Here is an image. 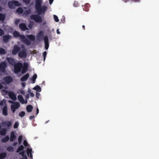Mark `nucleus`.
Listing matches in <instances>:
<instances>
[{
	"instance_id": "obj_1",
	"label": "nucleus",
	"mask_w": 159,
	"mask_h": 159,
	"mask_svg": "<svg viewBox=\"0 0 159 159\" xmlns=\"http://www.w3.org/2000/svg\"><path fill=\"white\" fill-rule=\"evenodd\" d=\"M28 68V64L27 62H25L23 65L22 63L18 62L14 65V72L15 73L17 74L21 70V73L24 74L26 72Z\"/></svg>"
},
{
	"instance_id": "obj_2",
	"label": "nucleus",
	"mask_w": 159,
	"mask_h": 159,
	"mask_svg": "<svg viewBox=\"0 0 159 159\" xmlns=\"http://www.w3.org/2000/svg\"><path fill=\"white\" fill-rule=\"evenodd\" d=\"M42 4V0H36L35 9L39 15H41L42 13H44L47 9V7L46 6L41 7Z\"/></svg>"
},
{
	"instance_id": "obj_3",
	"label": "nucleus",
	"mask_w": 159,
	"mask_h": 159,
	"mask_svg": "<svg viewBox=\"0 0 159 159\" xmlns=\"http://www.w3.org/2000/svg\"><path fill=\"white\" fill-rule=\"evenodd\" d=\"M13 35L15 37L17 38L20 37L22 40V42L25 44L30 45L31 44V42L30 41L28 40L25 37V35L20 34L19 33L16 31H15L13 32Z\"/></svg>"
},
{
	"instance_id": "obj_4",
	"label": "nucleus",
	"mask_w": 159,
	"mask_h": 159,
	"mask_svg": "<svg viewBox=\"0 0 159 159\" xmlns=\"http://www.w3.org/2000/svg\"><path fill=\"white\" fill-rule=\"evenodd\" d=\"M9 7L11 9H14L15 6L19 7L21 6V4L18 1L15 0L9 1L8 3Z\"/></svg>"
},
{
	"instance_id": "obj_5",
	"label": "nucleus",
	"mask_w": 159,
	"mask_h": 159,
	"mask_svg": "<svg viewBox=\"0 0 159 159\" xmlns=\"http://www.w3.org/2000/svg\"><path fill=\"white\" fill-rule=\"evenodd\" d=\"M30 18L36 22H41L42 21V18L39 14L32 15L30 16Z\"/></svg>"
},
{
	"instance_id": "obj_6",
	"label": "nucleus",
	"mask_w": 159,
	"mask_h": 159,
	"mask_svg": "<svg viewBox=\"0 0 159 159\" xmlns=\"http://www.w3.org/2000/svg\"><path fill=\"white\" fill-rule=\"evenodd\" d=\"M20 50V48L18 45H15L12 49V54L13 55H16L19 52Z\"/></svg>"
},
{
	"instance_id": "obj_7",
	"label": "nucleus",
	"mask_w": 159,
	"mask_h": 159,
	"mask_svg": "<svg viewBox=\"0 0 159 159\" xmlns=\"http://www.w3.org/2000/svg\"><path fill=\"white\" fill-rule=\"evenodd\" d=\"M44 32L43 31L41 30L38 33L37 36V40L38 41H41L43 39Z\"/></svg>"
},
{
	"instance_id": "obj_8",
	"label": "nucleus",
	"mask_w": 159,
	"mask_h": 159,
	"mask_svg": "<svg viewBox=\"0 0 159 159\" xmlns=\"http://www.w3.org/2000/svg\"><path fill=\"white\" fill-rule=\"evenodd\" d=\"M18 55L19 57L20 58H25L27 56L26 51L22 50L20 51L18 53Z\"/></svg>"
},
{
	"instance_id": "obj_9",
	"label": "nucleus",
	"mask_w": 159,
	"mask_h": 159,
	"mask_svg": "<svg viewBox=\"0 0 159 159\" xmlns=\"http://www.w3.org/2000/svg\"><path fill=\"white\" fill-rule=\"evenodd\" d=\"M6 67V64L5 62L0 63V71L2 72H4Z\"/></svg>"
},
{
	"instance_id": "obj_10",
	"label": "nucleus",
	"mask_w": 159,
	"mask_h": 159,
	"mask_svg": "<svg viewBox=\"0 0 159 159\" xmlns=\"http://www.w3.org/2000/svg\"><path fill=\"white\" fill-rule=\"evenodd\" d=\"M43 40L45 43V48L46 50H47L49 46L48 39V37L46 36L44 37Z\"/></svg>"
},
{
	"instance_id": "obj_11",
	"label": "nucleus",
	"mask_w": 159,
	"mask_h": 159,
	"mask_svg": "<svg viewBox=\"0 0 159 159\" xmlns=\"http://www.w3.org/2000/svg\"><path fill=\"white\" fill-rule=\"evenodd\" d=\"M3 80L7 84L10 83L13 80L12 78L10 76H6L4 77L3 78Z\"/></svg>"
},
{
	"instance_id": "obj_12",
	"label": "nucleus",
	"mask_w": 159,
	"mask_h": 159,
	"mask_svg": "<svg viewBox=\"0 0 159 159\" xmlns=\"http://www.w3.org/2000/svg\"><path fill=\"white\" fill-rule=\"evenodd\" d=\"M7 60L9 64L12 66H14V65L16 63L15 62V60L11 57L7 58Z\"/></svg>"
},
{
	"instance_id": "obj_13",
	"label": "nucleus",
	"mask_w": 159,
	"mask_h": 159,
	"mask_svg": "<svg viewBox=\"0 0 159 159\" xmlns=\"http://www.w3.org/2000/svg\"><path fill=\"white\" fill-rule=\"evenodd\" d=\"M19 27L21 30L23 31H25L28 30L26 25L24 23H21L19 25Z\"/></svg>"
},
{
	"instance_id": "obj_14",
	"label": "nucleus",
	"mask_w": 159,
	"mask_h": 159,
	"mask_svg": "<svg viewBox=\"0 0 159 159\" xmlns=\"http://www.w3.org/2000/svg\"><path fill=\"white\" fill-rule=\"evenodd\" d=\"M11 38V36L10 35H5L3 36V41L5 43H7L9 39Z\"/></svg>"
},
{
	"instance_id": "obj_15",
	"label": "nucleus",
	"mask_w": 159,
	"mask_h": 159,
	"mask_svg": "<svg viewBox=\"0 0 159 159\" xmlns=\"http://www.w3.org/2000/svg\"><path fill=\"white\" fill-rule=\"evenodd\" d=\"M2 125L3 126H7V127H9L11 125V123L10 121H5L2 122Z\"/></svg>"
},
{
	"instance_id": "obj_16",
	"label": "nucleus",
	"mask_w": 159,
	"mask_h": 159,
	"mask_svg": "<svg viewBox=\"0 0 159 159\" xmlns=\"http://www.w3.org/2000/svg\"><path fill=\"white\" fill-rule=\"evenodd\" d=\"M16 138V136L14 132L13 131L11 132L10 139V141L12 142L14 141L15 140Z\"/></svg>"
},
{
	"instance_id": "obj_17",
	"label": "nucleus",
	"mask_w": 159,
	"mask_h": 159,
	"mask_svg": "<svg viewBox=\"0 0 159 159\" xmlns=\"http://www.w3.org/2000/svg\"><path fill=\"white\" fill-rule=\"evenodd\" d=\"M29 75H30L29 73H26L20 78V81H26L29 78Z\"/></svg>"
},
{
	"instance_id": "obj_18",
	"label": "nucleus",
	"mask_w": 159,
	"mask_h": 159,
	"mask_svg": "<svg viewBox=\"0 0 159 159\" xmlns=\"http://www.w3.org/2000/svg\"><path fill=\"white\" fill-rule=\"evenodd\" d=\"M32 149H30L27 148V154L28 157L30 156V158L32 159L33 155L32 154Z\"/></svg>"
},
{
	"instance_id": "obj_19",
	"label": "nucleus",
	"mask_w": 159,
	"mask_h": 159,
	"mask_svg": "<svg viewBox=\"0 0 159 159\" xmlns=\"http://www.w3.org/2000/svg\"><path fill=\"white\" fill-rule=\"evenodd\" d=\"M2 113L3 115L5 116L7 115V109L6 106H5L3 107L2 109Z\"/></svg>"
},
{
	"instance_id": "obj_20",
	"label": "nucleus",
	"mask_w": 159,
	"mask_h": 159,
	"mask_svg": "<svg viewBox=\"0 0 159 159\" xmlns=\"http://www.w3.org/2000/svg\"><path fill=\"white\" fill-rule=\"evenodd\" d=\"M28 39L30 41H34L35 40V36L33 35H27Z\"/></svg>"
},
{
	"instance_id": "obj_21",
	"label": "nucleus",
	"mask_w": 159,
	"mask_h": 159,
	"mask_svg": "<svg viewBox=\"0 0 159 159\" xmlns=\"http://www.w3.org/2000/svg\"><path fill=\"white\" fill-rule=\"evenodd\" d=\"M18 98L19 101L22 104H24L25 103L23 97L21 95H19L18 96Z\"/></svg>"
},
{
	"instance_id": "obj_22",
	"label": "nucleus",
	"mask_w": 159,
	"mask_h": 159,
	"mask_svg": "<svg viewBox=\"0 0 159 159\" xmlns=\"http://www.w3.org/2000/svg\"><path fill=\"white\" fill-rule=\"evenodd\" d=\"M20 155L23 157V159H28L26 156L25 152L24 151H22L19 153Z\"/></svg>"
},
{
	"instance_id": "obj_23",
	"label": "nucleus",
	"mask_w": 159,
	"mask_h": 159,
	"mask_svg": "<svg viewBox=\"0 0 159 159\" xmlns=\"http://www.w3.org/2000/svg\"><path fill=\"white\" fill-rule=\"evenodd\" d=\"M33 108V106L31 105H29L27 106L26 110L28 112H30L32 111Z\"/></svg>"
},
{
	"instance_id": "obj_24",
	"label": "nucleus",
	"mask_w": 159,
	"mask_h": 159,
	"mask_svg": "<svg viewBox=\"0 0 159 159\" xmlns=\"http://www.w3.org/2000/svg\"><path fill=\"white\" fill-rule=\"evenodd\" d=\"M7 156V153L6 152H1L0 153V159H3Z\"/></svg>"
},
{
	"instance_id": "obj_25",
	"label": "nucleus",
	"mask_w": 159,
	"mask_h": 159,
	"mask_svg": "<svg viewBox=\"0 0 159 159\" xmlns=\"http://www.w3.org/2000/svg\"><path fill=\"white\" fill-rule=\"evenodd\" d=\"M7 129L5 128H3L1 129L0 131V134L2 135H4L6 133Z\"/></svg>"
},
{
	"instance_id": "obj_26",
	"label": "nucleus",
	"mask_w": 159,
	"mask_h": 159,
	"mask_svg": "<svg viewBox=\"0 0 159 159\" xmlns=\"http://www.w3.org/2000/svg\"><path fill=\"white\" fill-rule=\"evenodd\" d=\"M9 137L8 136H6L5 138L2 139V143H6L9 141Z\"/></svg>"
},
{
	"instance_id": "obj_27",
	"label": "nucleus",
	"mask_w": 159,
	"mask_h": 159,
	"mask_svg": "<svg viewBox=\"0 0 159 159\" xmlns=\"http://www.w3.org/2000/svg\"><path fill=\"white\" fill-rule=\"evenodd\" d=\"M24 148V147L22 145L20 146L16 150V152L19 153L20 152V151H23V150Z\"/></svg>"
},
{
	"instance_id": "obj_28",
	"label": "nucleus",
	"mask_w": 159,
	"mask_h": 159,
	"mask_svg": "<svg viewBox=\"0 0 159 159\" xmlns=\"http://www.w3.org/2000/svg\"><path fill=\"white\" fill-rule=\"evenodd\" d=\"M10 97H11V98L12 99L14 100H16V95L13 93H12L10 94Z\"/></svg>"
},
{
	"instance_id": "obj_29",
	"label": "nucleus",
	"mask_w": 159,
	"mask_h": 159,
	"mask_svg": "<svg viewBox=\"0 0 159 159\" xmlns=\"http://www.w3.org/2000/svg\"><path fill=\"white\" fill-rule=\"evenodd\" d=\"M16 12L19 14H20L22 13L23 12V9L21 7H19L16 10Z\"/></svg>"
},
{
	"instance_id": "obj_30",
	"label": "nucleus",
	"mask_w": 159,
	"mask_h": 159,
	"mask_svg": "<svg viewBox=\"0 0 159 159\" xmlns=\"http://www.w3.org/2000/svg\"><path fill=\"white\" fill-rule=\"evenodd\" d=\"M7 150L9 152H13L14 151V148L11 146H9L7 148Z\"/></svg>"
},
{
	"instance_id": "obj_31",
	"label": "nucleus",
	"mask_w": 159,
	"mask_h": 159,
	"mask_svg": "<svg viewBox=\"0 0 159 159\" xmlns=\"http://www.w3.org/2000/svg\"><path fill=\"white\" fill-rule=\"evenodd\" d=\"M12 106L16 109H17L20 107V104L19 102H16Z\"/></svg>"
},
{
	"instance_id": "obj_32",
	"label": "nucleus",
	"mask_w": 159,
	"mask_h": 159,
	"mask_svg": "<svg viewBox=\"0 0 159 159\" xmlns=\"http://www.w3.org/2000/svg\"><path fill=\"white\" fill-rule=\"evenodd\" d=\"M33 89L39 92H40L41 90V89L40 87L38 85L36 86L33 88Z\"/></svg>"
},
{
	"instance_id": "obj_33",
	"label": "nucleus",
	"mask_w": 159,
	"mask_h": 159,
	"mask_svg": "<svg viewBox=\"0 0 159 159\" xmlns=\"http://www.w3.org/2000/svg\"><path fill=\"white\" fill-rule=\"evenodd\" d=\"M5 18V16L4 14L0 13V21L4 20Z\"/></svg>"
},
{
	"instance_id": "obj_34",
	"label": "nucleus",
	"mask_w": 159,
	"mask_h": 159,
	"mask_svg": "<svg viewBox=\"0 0 159 159\" xmlns=\"http://www.w3.org/2000/svg\"><path fill=\"white\" fill-rule=\"evenodd\" d=\"M6 53L5 50L2 48H0V54H4Z\"/></svg>"
},
{
	"instance_id": "obj_35",
	"label": "nucleus",
	"mask_w": 159,
	"mask_h": 159,
	"mask_svg": "<svg viewBox=\"0 0 159 159\" xmlns=\"http://www.w3.org/2000/svg\"><path fill=\"white\" fill-rule=\"evenodd\" d=\"M37 78V75L36 74H35L33 76L32 78L31 79V80L33 81V83H35L36 79Z\"/></svg>"
},
{
	"instance_id": "obj_36",
	"label": "nucleus",
	"mask_w": 159,
	"mask_h": 159,
	"mask_svg": "<svg viewBox=\"0 0 159 159\" xmlns=\"http://www.w3.org/2000/svg\"><path fill=\"white\" fill-rule=\"evenodd\" d=\"M22 140V135H20L18 138V143L20 145L21 142Z\"/></svg>"
},
{
	"instance_id": "obj_37",
	"label": "nucleus",
	"mask_w": 159,
	"mask_h": 159,
	"mask_svg": "<svg viewBox=\"0 0 159 159\" xmlns=\"http://www.w3.org/2000/svg\"><path fill=\"white\" fill-rule=\"evenodd\" d=\"M19 115L21 117H24L25 115V112L23 111H22L19 113Z\"/></svg>"
},
{
	"instance_id": "obj_38",
	"label": "nucleus",
	"mask_w": 159,
	"mask_h": 159,
	"mask_svg": "<svg viewBox=\"0 0 159 159\" xmlns=\"http://www.w3.org/2000/svg\"><path fill=\"white\" fill-rule=\"evenodd\" d=\"M54 19V20L56 22H58L59 21V20L58 18V17L56 15H53Z\"/></svg>"
},
{
	"instance_id": "obj_39",
	"label": "nucleus",
	"mask_w": 159,
	"mask_h": 159,
	"mask_svg": "<svg viewBox=\"0 0 159 159\" xmlns=\"http://www.w3.org/2000/svg\"><path fill=\"white\" fill-rule=\"evenodd\" d=\"M23 144L25 147H28L29 146V145L27 141L25 140L24 141Z\"/></svg>"
},
{
	"instance_id": "obj_40",
	"label": "nucleus",
	"mask_w": 159,
	"mask_h": 159,
	"mask_svg": "<svg viewBox=\"0 0 159 159\" xmlns=\"http://www.w3.org/2000/svg\"><path fill=\"white\" fill-rule=\"evenodd\" d=\"M47 55V52L46 51H44L43 53V60L45 61L46 57Z\"/></svg>"
},
{
	"instance_id": "obj_41",
	"label": "nucleus",
	"mask_w": 159,
	"mask_h": 159,
	"mask_svg": "<svg viewBox=\"0 0 159 159\" xmlns=\"http://www.w3.org/2000/svg\"><path fill=\"white\" fill-rule=\"evenodd\" d=\"M31 11L30 10H26L24 12V14L25 15H28L30 13Z\"/></svg>"
},
{
	"instance_id": "obj_42",
	"label": "nucleus",
	"mask_w": 159,
	"mask_h": 159,
	"mask_svg": "<svg viewBox=\"0 0 159 159\" xmlns=\"http://www.w3.org/2000/svg\"><path fill=\"white\" fill-rule=\"evenodd\" d=\"M4 32L0 28V36H2L4 34Z\"/></svg>"
},
{
	"instance_id": "obj_43",
	"label": "nucleus",
	"mask_w": 159,
	"mask_h": 159,
	"mask_svg": "<svg viewBox=\"0 0 159 159\" xmlns=\"http://www.w3.org/2000/svg\"><path fill=\"white\" fill-rule=\"evenodd\" d=\"M23 1L27 5L29 4L30 2V0H23Z\"/></svg>"
},
{
	"instance_id": "obj_44",
	"label": "nucleus",
	"mask_w": 159,
	"mask_h": 159,
	"mask_svg": "<svg viewBox=\"0 0 159 159\" xmlns=\"http://www.w3.org/2000/svg\"><path fill=\"white\" fill-rule=\"evenodd\" d=\"M18 125H19V124H18V123H17V122H16L14 125V126H13L14 128V129L17 128L18 127Z\"/></svg>"
},
{
	"instance_id": "obj_45",
	"label": "nucleus",
	"mask_w": 159,
	"mask_h": 159,
	"mask_svg": "<svg viewBox=\"0 0 159 159\" xmlns=\"http://www.w3.org/2000/svg\"><path fill=\"white\" fill-rule=\"evenodd\" d=\"M21 47L22 49V50H25V51H26V50L25 48V46L24 45L21 44Z\"/></svg>"
},
{
	"instance_id": "obj_46",
	"label": "nucleus",
	"mask_w": 159,
	"mask_h": 159,
	"mask_svg": "<svg viewBox=\"0 0 159 159\" xmlns=\"http://www.w3.org/2000/svg\"><path fill=\"white\" fill-rule=\"evenodd\" d=\"M20 21L19 19H16L15 20V23L16 25H17Z\"/></svg>"
},
{
	"instance_id": "obj_47",
	"label": "nucleus",
	"mask_w": 159,
	"mask_h": 159,
	"mask_svg": "<svg viewBox=\"0 0 159 159\" xmlns=\"http://www.w3.org/2000/svg\"><path fill=\"white\" fill-rule=\"evenodd\" d=\"M7 0H0V2L2 4H5Z\"/></svg>"
},
{
	"instance_id": "obj_48",
	"label": "nucleus",
	"mask_w": 159,
	"mask_h": 159,
	"mask_svg": "<svg viewBox=\"0 0 159 159\" xmlns=\"http://www.w3.org/2000/svg\"><path fill=\"white\" fill-rule=\"evenodd\" d=\"M78 3L77 2H76V1L74 2L73 5L75 7H77L78 6Z\"/></svg>"
},
{
	"instance_id": "obj_49",
	"label": "nucleus",
	"mask_w": 159,
	"mask_h": 159,
	"mask_svg": "<svg viewBox=\"0 0 159 159\" xmlns=\"http://www.w3.org/2000/svg\"><path fill=\"white\" fill-rule=\"evenodd\" d=\"M16 109L14 108L12 106H11V111H12L13 113H14L15 112Z\"/></svg>"
},
{
	"instance_id": "obj_50",
	"label": "nucleus",
	"mask_w": 159,
	"mask_h": 159,
	"mask_svg": "<svg viewBox=\"0 0 159 159\" xmlns=\"http://www.w3.org/2000/svg\"><path fill=\"white\" fill-rule=\"evenodd\" d=\"M40 95V94L39 93L36 92V97L38 98L39 99V96Z\"/></svg>"
},
{
	"instance_id": "obj_51",
	"label": "nucleus",
	"mask_w": 159,
	"mask_h": 159,
	"mask_svg": "<svg viewBox=\"0 0 159 159\" xmlns=\"http://www.w3.org/2000/svg\"><path fill=\"white\" fill-rule=\"evenodd\" d=\"M20 92L21 94L23 95H25V92L23 90H21L20 91Z\"/></svg>"
},
{
	"instance_id": "obj_52",
	"label": "nucleus",
	"mask_w": 159,
	"mask_h": 159,
	"mask_svg": "<svg viewBox=\"0 0 159 159\" xmlns=\"http://www.w3.org/2000/svg\"><path fill=\"white\" fill-rule=\"evenodd\" d=\"M25 98L26 100L28 99L29 98V94H27L26 95H25Z\"/></svg>"
},
{
	"instance_id": "obj_53",
	"label": "nucleus",
	"mask_w": 159,
	"mask_h": 159,
	"mask_svg": "<svg viewBox=\"0 0 159 159\" xmlns=\"http://www.w3.org/2000/svg\"><path fill=\"white\" fill-rule=\"evenodd\" d=\"M32 24H30L28 25L30 29H32Z\"/></svg>"
},
{
	"instance_id": "obj_54",
	"label": "nucleus",
	"mask_w": 159,
	"mask_h": 159,
	"mask_svg": "<svg viewBox=\"0 0 159 159\" xmlns=\"http://www.w3.org/2000/svg\"><path fill=\"white\" fill-rule=\"evenodd\" d=\"M17 144V142H15V143H14L12 144V146H16Z\"/></svg>"
},
{
	"instance_id": "obj_55",
	"label": "nucleus",
	"mask_w": 159,
	"mask_h": 159,
	"mask_svg": "<svg viewBox=\"0 0 159 159\" xmlns=\"http://www.w3.org/2000/svg\"><path fill=\"white\" fill-rule=\"evenodd\" d=\"M34 116H30V120H32V119H34Z\"/></svg>"
},
{
	"instance_id": "obj_56",
	"label": "nucleus",
	"mask_w": 159,
	"mask_h": 159,
	"mask_svg": "<svg viewBox=\"0 0 159 159\" xmlns=\"http://www.w3.org/2000/svg\"><path fill=\"white\" fill-rule=\"evenodd\" d=\"M30 95L31 97H33L34 96V94L33 93L30 92Z\"/></svg>"
},
{
	"instance_id": "obj_57",
	"label": "nucleus",
	"mask_w": 159,
	"mask_h": 159,
	"mask_svg": "<svg viewBox=\"0 0 159 159\" xmlns=\"http://www.w3.org/2000/svg\"><path fill=\"white\" fill-rule=\"evenodd\" d=\"M57 33L58 34H60V32L59 31V29H58L57 30Z\"/></svg>"
},
{
	"instance_id": "obj_58",
	"label": "nucleus",
	"mask_w": 159,
	"mask_h": 159,
	"mask_svg": "<svg viewBox=\"0 0 159 159\" xmlns=\"http://www.w3.org/2000/svg\"><path fill=\"white\" fill-rule=\"evenodd\" d=\"M3 88V86L1 84H0V89Z\"/></svg>"
},
{
	"instance_id": "obj_59",
	"label": "nucleus",
	"mask_w": 159,
	"mask_h": 159,
	"mask_svg": "<svg viewBox=\"0 0 159 159\" xmlns=\"http://www.w3.org/2000/svg\"><path fill=\"white\" fill-rule=\"evenodd\" d=\"M53 1V0H49V3L50 4H51L52 3Z\"/></svg>"
},
{
	"instance_id": "obj_60",
	"label": "nucleus",
	"mask_w": 159,
	"mask_h": 159,
	"mask_svg": "<svg viewBox=\"0 0 159 159\" xmlns=\"http://www.w3.org/2000/svg\"><path fill=\"white\" fill-rule=\"evenodd\" d=\"M39 112V109L37 108L36 109V114H37Z\"/></svg>"
},
{
	"instance_id": "obj_61",
	"label": "nucleus",
	"mask_w": 159,
	"mask_h": 159,
	"mask_svg": "<svg viewBox=\"0 0 159 159\" xmlns=\"http://www.w3.org/2000/svg\"><path fill=\"white\" fill-rule=\"evenodd\" d=\"M3 105V102L2 101L0 102V105L2 106Z\"/></svg>"
},
{
	"instance_id": "obj_62",
	"label": "nucleus",
	"mask_w": 159,
	"mask_h": 159,
	"mask_svg": "<svg viewBox=\"0 0 159 159\" xmlns=\"http://www.w3.org/2000/svg\"><path fill=\"white\" fill-rule=\"evenodd\" d=\"M82 28L83 30H84L85 29V26L84 25H83L82 26Z\"/></svg>"
},
{
	"instance_id": "obj_63",
	"label": "nucleus",
	"mask_w": 159,
	"mask_h": 159,
	"mask_svg": "<svg viewBox=\"0 0 159 159\" xmlns=\"http://www.w3.org/2000/svg\"><path fill=\"white\" fill-rule=\"evenodd\" d=\"M22 85L24 87L25 86V84L24 83H22Z\"/></svg>"
},
{
	"instance_id": "obj_64",
	"label": "nucleus",
	"mask_w": 159,
	"mask_h": 159,
	"mask_svg": "<svg viewBox=\"0 0 159 159\" xmlns=\"http://www.w3.org/2000/svg\"><path fill=\"white\" fill-rule=\"evenodd\" d=\"M2 10V7L0 6V11H1Z\"/></svg>"
}]
</instances>
